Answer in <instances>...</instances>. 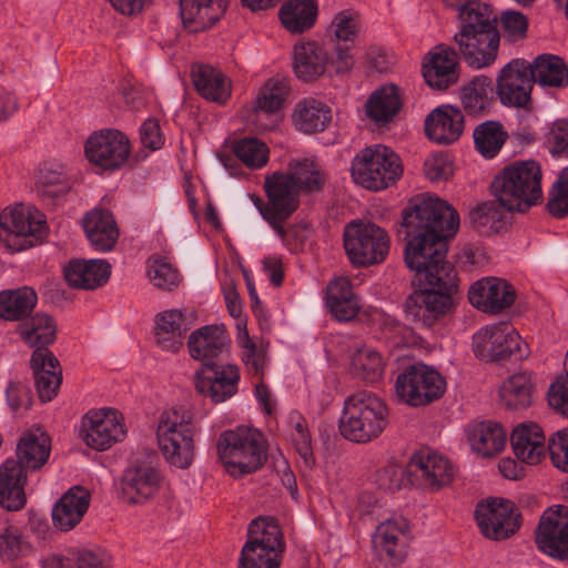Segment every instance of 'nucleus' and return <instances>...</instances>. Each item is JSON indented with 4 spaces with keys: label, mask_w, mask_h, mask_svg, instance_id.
Wrapping results in <instances>:
<instances>
[{
    "label": "nucleus",
    "mask_w": 568,
    "mask_h": 568,
    "mask_svg": "<svg viewBox=\"0 0 568 568\" xmlns=\"http://www.w3.org/2000/svg\"><path fill=\"white\" fill-rule=\"evenodd\" d=\"M548 403L556 412L568 417V376L560 375L550 385Z\"/></svg>",
    "instance_id": "774afa93"
},
{
    "label": "nucleus",
    "mask_w": 568,
    "mask_h": 568,
    "mask_svg": "<svg viewBox=\"0 0 568 568\" xmlns=\"http://www.w3.org/2000/svg\"><path fill=\"white\" fill-rule=\"evenodd\" d=\"M329 29L336 40L353 44L362 30L361 17L354 10H343L334 17Z\"/></svg>",
    "instance_id": "bf43d9fd"
},
{
    "label": "nucleus",
    "mask_w": 568,
    "mask_h": 568,
    "mask_svg": "<svg viewBox=\"0 0 568 568\" xmlns=\"http://www.w3.org/2000/svg\"><path fill=\"white\" fill-rule=\"evenodd\" d=\"M511 446L518 459L528 465H537L546 454V436L539 425L521 424L511 434Z\"/></svg>",
    "instance_id": "2f4dec72"
},
{
    "label": "nucleus",
    "mask_w": 568,
    "mask_h": 568,
    "mask_svg": "<svg viewBox=\"0 0 568 568\" xmlns=\"http://www.w3.org/2000/svg\"><path fill=\"white\" fill-rule=\"evenodd\" d=\"M365 106L371 120L376 123L388 122L402 106L398 87L395 84L382 87L369 97Z\"/></svg>",
    "instance_id": "49530a36"
},
{
    "label": "nucleus",
    "mask_w": 568,
    "mask_h": 568,
    "mask_svg": "<svg viewBox=\"0 0 568 568\" xmlns=\"http://www.w3.org/2000/svg\"><path fill=\"white\" fill-rule=\"evenodd\" d=\"M38 295L31 287L0 292V318L10 322H24L33 312Z\"/></svg>",
    "instance_id": "4c0bfd02"
},
{
    "label": "nucleus",
    "mask_w": 568,
    "mask_h": 568,
    "mask_svg": "<svg viewBox=\"0 0 568 568\" xmlns=\"http://www.w3.org/2000/svg\"><path fill=\"white\" fill-rule=\"evenodd\" d=\"M387 424L386 403L372 392L359 390L346 397L338 428L345 439L366 444L379 437Z\"/></svg>",
    "instance_id": "39448f33"
},
{
    "label": "nucleus",
    "mask_w": 568,
    "mask_h": 568,
    "mask_svg": "<svg viewBox=\"0 0 568 568\" xmlns=\"http://www.w3.org/2000/svg\"><path fill=\"white\" fill-rule=\"evenodd\" d=\"M22 549L21 534L17 527L8 526L0 532V558L12 561L17 559Z\"/></svg>",
    "instance_id": "338daca9"
},
{
    "label": "nucleus",
    "mask_w": 568,
    "mask_h": 568,
    "mask_svg": "<svg viewBox=\"0 0 568 568\" xmlns=\"http://www.w3.org/2000/svg\"><path fill=\"white\" fill-rule=\"evenodd\" d=\"M445 388L446 382L442 375L424 364L406 367L395 382L396 395L413 407L437 400L445 393Z\"/></svg>",
    "instance_id": "f8f14e48"
},
{
    "label": "nucleus",
    "mask_w": 568,
    "mask_h": 568,
    "mask_svg": "<svg viewBox=\"0 0 568 568\" xmlns=\"http://www.w3.org/2000/svg\"><path fill=\"white\" fill-rule=\"evenodd\" d=\"M548 452L552 465L568 473V428L558 430L548 442Z\"/></svg>",
    "instance_id": "69168bd1"
},
{
    "label": "nucleus",
    "mask_w": 568,
    "mask_h": 568,
    "mask_svg": "<svg viewBox=\"0 0 568 568\" xmlns=\"http://www.w3.org/2000/svg\"><path fill=\"white\" fill-rule=\"evenodd\" d=\"M286 426L290 439L306 465L314 464L312 436L305 417L298 410L290 412Z\"/></svg>",
    "instance_id": "864d4df0"
},
{
    "label": "nucleus",
    "mask_w": 568,
    "mask_h": 568,
    "mask_svg": "<svg viewBox=\"0 0 568 568\" xmlns=\"http://www.w3.org/2000/svg\"><path fill=\"white\" fill-rule=\"evenodd\" d=\"M243 322V331L239 332L237 343L242 348L241 359L248 374L263 381L267 365V351L263 345L254 343L246 329V323Z\"/></svg>",
    "instance_id": "603ef678"
},
{
    "label": "nucleus",
    "mask_w": 568,
    "mask_h": 568,
    "mask_svg": "<svg viewBox=\"0 0 568 568\" xmlns=\"http://www.w3.org/2000/svg\"><path fill=\"white\" fill-rule=\"evenodd\" d=\"M50 452L51 443L45 433L28 432L22 435L17 445V459L8 458L0 466V506L2 508L17 511L24 507L27 470L41 468L48 462Z\"/></svg>",
    "instance_id": "7ed1b4c3"
},
{
    "label": "nucleus",
    "mask_w": 568,
    "mask_h": 568,
    "mask_svg": "<svg viewBox=\"0 0 568 568\" xmlns=\"http://www.w3.org/2000/svg\"><path fill=\"white\" fill-rule=\"evenodd\" d=\"M72 189V182L63 164L44 168L37 182V191L43 200H59Z\"/></svg>",
    "instance_id": "de8ad7c7"
},
{
    "label": "nucleus",
    "mask_w": 568,
    "mask_h": 568,
    "mask_svg": "<svg viewBox=\"0 0 568 568\" xmlns=\"http://www.w3.org/2000/svg\"><path fill=\"white\" fill-rule=\"evenodd\" d=\"M216 450L226 471L237 478L260 469L267 448L260 430L240 426L220 434Z\"/></svg>",
    "instance_id": "423d86ee"
},
{
    "label": "nucleus",
    "mask_w": 568,
    "mask_h": 568,
    "mask_svg": "<svg viewBox=\"0 0 568 568\" xmlns=\"http://www.w3.org/2000/svg\"><path fill=\"white\" fill-rule=\"evenodd\" d=\"M90 491L74 486L64 493L52 509L54 526L62 531L74 528L83 518L90 506Z\"/></svg>",
    "instance_id": "cd10ccee"
},
{
    "label": "nucleus",
    "mask_w": 568,
    "mask_h": 568,
    "mask_svg": "<svg viewBox=\"0 0 568 568\" xmlns=\"http://www.w3.org/2000/svg\"><path fill=\"white\" fill-rule=\"evenodd\" d=\"M17 333L24 344L34 348L33 352L42 351V356L53 354L48 346L55 341L57 327L53 318L48 314L36 313L32 316L30 315L18 325Z\"/></svg>",
    "instance_id": "473e14b6"
},
{
    "label": "nucleus",
    "mask_w": 568,
    "mask_h": 568,
    "mask_svg": "<svg viewBox=\"0 0 568 568\" xmlns=\"http://www.w3.org/2000/svg\"><path fill=\"white\" fill-rule=\"evenodd\" d=\"M236 159L252 170L263 168L268 161L267 145L254 138H246L235 142L233 146Z\"/></svg>",
    "instance_id": "4d7b16f0"
},
{
    "label": "nucleus",
    "mask_w": 568,
    "mask_h": 568,
    "mask_svg": "<svg viewBox=\"0 0 568 568\" xmlns=\"http://www.w3.org/2000/svg\"><path fill=\"white\" fill-rule=\"evenodd\" d=\"M246 545L260 550L282 555L285 551V541L278 521L273 517H257L251 521L247 529Z\"/></svg>",
    "instance_id": "c9c22d12"
},
{
    "label": "nucleus",
    "mask_w": 568,
    "mask_h": 568,
    "mask_svg": "<svg viewBox=\"0 0 568 568\" xmlns=\"http://www.w3.org/2000/svg\"><path fill=\"white\" fill-rule=\"evenodd\" d=\"M195 426L190 413L170 409L161 414L156 437L165 460L180 469L191 466L194 458Z\"/></svg>",
    "instance_id": "6e6552de"
},
{
    "label": "nucleus",
    "mask_w": 568,
    "mask_h": 568,
    "mask_svg": "<svg viewBox=\"0 0 568 568\" xmlns=\"http://www.w3.org/2000/svg\"><path fill=\"white\" fill-rule=\"evenodd\" d=\"M240 378L237 365L209 362L196 371L194 386L197 393L219 404L237 393Z\"/></svg>",
    "instance_id": "f3484780"
},
{
    "label": "nucleus",
    "mask_w": 568,
    "mask_h": 568,
    "mask_svg": "<svg viewBox=\"0 0 568 568\" xmlns=\"http://www.w3.org/2000/svg\"><path fill=\"white\" fill-rule=\"evenodd\" d=\"M229 0H180V11L184 23H196L207 28L225 13Z\"/></svg>",
    "instance_id": "a19ab883"
},
{
    "label": "nucleus",
    "mask_w": 568,
    "mask_h": 568,
    "mask_svg": "<svg viewBox=\"0 0 568 568\" xmlns=\"http://www.w3.org/2000/svg\"><path fill=\"white\" fill-rule=\"evenodd\" d=\"M161 475L158 469L140 465L125 470L122 478V496L129 504H143L159 490Z\"/></svg>",
    "instance_id": "393cba45"
},
{
    "label": "nucleus",
    "mask_w": 568,
    "mask_h": 568,
    "mask_svg": "<svg viewBox=\"0 0 568 568\" xmlns=\"http://www.w3.org/2000/svg\"><path fill=\"white\" fill-rule=\"evenodd\" d=\"M264 192L270 200V215L272 221L281 217H291L300 206V192L291 175L275 171L267 174L264 180Z\"/></svg>",
    "instance_id": "4be33fe9"
},
{
    "label": "nucleus",
    "mask_w": 568,
    "mask_h": 568,
    "mask_svg": "<svg viewBox=\"0 0 568 568\" xmlns=\"http://www.w3.org/2000/svg\"><path fill=\"white\" fill-rule=\"evenodd\" d=\"M473 351L481 361L498 362L511 356L523 359L526 356L523 341L507 323L480 328L473 336Z\"/></svg>",
    "instance_id": "ddd939ff"
},
{
    "label": "nucleus",
    "mask_w": 568,
    "mask_h": 568,
    "mask_svg": "<svg viewBox=\"0 0 568 568\" xmlns=\"http://www.w3.org/2000/svg\"><path fill=\"white\" fill-rule=\"evenodd\" d=\"M503 206L497 200L484 202L470 212V220L480 233L498 232L503 225Z\"/></svg>",
    "instance_id": "13d9d810"
},
{
    "label": "nucleus",
    "mask_w": 568,
    "mask_h": 568,
    "mask_svg": "<svg viewBox=\"0 0 568 568\" xmlns=\"http://www.w3.org/2000/svg\"><path fill=\"white\" fill-rule=\"evenodd\" d=\"M290 217H281L276 219V221H272L270 226L274 230L277 236L281 239L282 243L293 253L302 250L305 243V235L303 234L304 226L292 224L287 227L284 226V223Z\"/></svg>",
    "instance_id": "0e129e2a"
},
{
    "label": "nucleus",
    "mask_w": 568,
    "mask_h": 568,
    "mask_svg": "<svg viewBox=\"0 0 568 568\" xmlns=\"http://www.w3.org/2000/svg\"><path fill=\"white\" fill-rule=\"evenodd\" d=\"M535 385L529 373L509 376L499 387L500 402L509 409H523L532 404Z\"/></svg>",
    "instance_id": "c03bdc74"
},
{
    "label": "nucleus",
    "mask_w": 568,
    "mask_h": 568,
    "mask_svg": "<svg viewBox=\"0 0 568 568\" xmlns=\"http://www.w3.org/2000/svg\"><path fill=\"white\" fill-rule=\"evenodd\" d=\"M343 240L351 264L357 267L383 263L390 248L387 231L373 222L351 221L345 225Z\"/></svg>",
    "instance_id": "1a4fd4ad"
},
{
    "label": "nucleus",
    "mask_w": 568,
    "mask_h": 568,
    "mask_svg": "<svg viewBox=\"0 0 568 568\" xmlns=\"http://www.w3.org/2000/svg\"><path fill=\"white\" fill-rule=\"evenodd\" d=\"M475 149L486 159L495 158L505 144L508 133L497 121H485L473 133Z\"/></svg>",
    "instance_id": "8fccbe9b"
},
{
    "label": "nucleus",
    "mask_w": 568,
    "mask_h": 568,
    "mask_svg": "<svg viewBox=\"0 0 568 568\" xmlns=\"http://www.w3.org/2000/svg\"><path fill=\"white\" fill-rule=\"evenodd\" d=\"M534 83L541 87L565 88L568 85V67L558 55L544 53L529 63Z\"/></svg>",
    "instance_id": "ea45409f"
},
{
    "label": "nucleus",
    "mask_w": 568,
    "mask_h": 568,
    "mask_svg": "<svg viewBox=\"0 0 568 568\" xmlns=\"http://www.w3.org/2000/svg\"><path fill=\"white\" fill-rule=\"evenodd\" d=\"M67 283L81 290H95L110 278L111 265L104 260H71L63 268Z\"/></svg>",
    "instance_id": "bb28decb"
},
{
    "label": "nucleus",
    "mask_w": 568,
    "mask_h": 568,
    "mask_svg": "<svg viewBox=\"0 0 568 568\" xmlns=\"http://www.w3.org/2000/svg\"><path fill=\"white\" fill-rule=\"evenodd\" d=\"M285 173L292 176L300 194L318 192L326 182V176L321 166L308 159L291 162L288 171Z\"/></svg>",
    "instance_id": "09e8293b"
},
{
    "label": "nucleus",
    "mask_w": 568,
    "mask_h": 568,
    "mask_svg": "<svg viewBox=\"0 0 568 568\" xmlns=\"http://www.w3.org/2000/svg\"><path fill=\"white\" fill-rule=\"evenodd\" d=\"M0 227L7 232L3 242L12 252H20L43 242L48 234L45 217L36 209L17 205L0 214Z\"/></svg>",
    "instance_id": "9d476101"
},
{
    "label": "nucleus",
    "mask_w": 568,
    "mask_h": 568,
    "mask_svg": "<svg viewBox=\"0 0 568 568\" xmlns=\"http://www.w3.org/2000/svg\"><path fill=\"white\" fill-rule=\"evenodd\" d=\"M40 352H33L30 366L33 371L34 384L42 402L52 400L62 383V369L54 354L42 356Z\"/></svg>",
    "instance_id": "7c9ffc66"
},
{
    "label": "nucleus",
    "mask_w": 568,
    "mask_h": 568,
    "mask_svg": "<svg viewBox=\"0 0 568 568\" xmlns=\"http://www.w3.org/2000/svg\"><path fill=\"white\" fill-rule=\"evenodd\" d=\"M529 63L513 59L501 68L497 77V93L504 105L526 108L530 103L534 80Z\"/></svg>",
    "instance_id": "a211bd4d"
},
{
    "label": "nucleus",
    "mask_w": 568,
    "mask_h": 568,
    "mask_svg": "<svg viewBox=\"0 0 568 568\" xmlns=\"http://www.w3.org/2000/svg\"><path fill=\"white\" fill-rule=\"evenodd\" d=\"M535 541L538 549L550 558L568 561V506L546 509L537 525Z\"/></svg>",
    "instance_id": "2eb2a0df"
},
{
    "label": "nucleus",
    "mask_w": 568,
    "mask_h": 568,
    "mask_svg": "<svg viewBox=\"0 0 568 568\" xmlns=\"http://www.w3.org/2000/svg\"><path fill=\"white\" fill-rule=\"evenodd\" d=\"M409 475L424 487L438 490L452 483L455 469L453 464L443 455L422 448L410 457Z\"/></svg>",
    "instance_id": "aec40b11"
},
{
    "label": "nucleus",
    "mask_w": 568,
    "mask_h": 568,
    "mask_svg": "<svg viewBox=\"0 0 568 568\" xmlns=\"http://www.w3.org/2000/svg\"><path fill=\"white\" fill-rule=\"evenodd\" d=\"M230 336L223 324L205 325L191 333L187 347L193 359L202 364L215 362L222 354L229 352Z\"/></svg>",
    "instance_id": "5701e85b"
},
{
    "label": "nucleus",
    "mask_w": 568,
    "mask_h": 568,
    "mask_svg": "<svg viewBox=\"0 0 568 568\" xmlns=\"http://www.w3.org/2000/svg\"><path fill=\"white\" fill-rule=\"evenodd\" d=\"M327 62V52L316 41L301 42L294 47L293 69L303 82H313L322 77Z\"/></svg>",
    "instance_id": "72a5a7b5"
},
{
    "label": "nucleus",
    "mask_w": 568,
    "mask_h": 568,
    "mask_svg": "<svg viewBox=\"0 0 568 568\" xmlns=\"http://www.w3.org/2000/svg\"><path fill=\"white\" fill-rule=\"evenodd\" d=\"M88 162L102 172L122 170L131 156L129 136L118 129H101L92 132L84 143Z\"/></svg>",
    "instance_id": "9b49d317"
},
{
    "label": "nucleus",
    "mask_w": 568,
    "mask_h": 568,
    "mask_svg": "<svg viewBox=\"0 0 568 568\" xmlns=\"http://www.w3.org/2000/svg\"><path fill=\"white\" fill-rule=\"evenodd\" d=\"M475 519L480 532L493 540L506 539L520 527V514L515 504L506 499L478 503Z\"/></svg>",
    "instance_id": "dca6fc26"
},
{
    "label": "nucleus",
    "mask_w": 568,
    "mask_h": 568,
    "mask_svg": "<svg viewBox=\"0 0 568 568\" xmlns=\"http://www.w3.org/2000/svg\"><path fill=\"white\" fill-rule=\"evenodd\" d=\"M125 435L123 418L114 409L89 410L82 418L81 437L88 447L98 452L111 448Z\"/></svg>",
    "instance_id": "4468645a"
},
{
    "label": "nucleus",
    "mask_w": 568,
    "mask_h": 568,
    "mask_svg": "<svg viewBox=\"0 0 568 568\" xmlns=\"http://www.w3.org/2000/svg\"><path fill=\"white\" fill-rule=\"evenodd\" d=\"M292 122L305 134L323 132L332 122V109L323 101L305 98L295 104Z\"/></svg>",
    "instance_id": "f704fd0d"
},
{
    "label": "nucleus",
    "mask_w": 568,
    "mask_h": 568,
    "mask_svg": "<svg viewBox=\"0 0 568 568\" xmlns=\"http://www.w3.org/2000/svg\"><path fill=\"white\" fill-rule=\"evenodd\" d=\"M402 229L404 260L418 282V288L406 300L405 312L430 328L454 308L457 273L446 257L447 241L459 229V214L437 196L418 194L403 211Z\"/></svg>",
    "instance_id": "f257e3e1"
},
{
    "label": "nucleus",
    "mask_w": 568,
    "mask_h": 568,
    "mask_svg": "<svg viewBox=\"0 0 568 568\" xmlns=\"http://www.w3.org/2000/svg\"><path fill=\"white\" fill-rule=\"evenodd\" d=\"M283 556L267 550H260L254 546L244 544L239 566L240 568H280Z\"/></svg>",
    "instance_id": "e2e57ef3"
},
{
    "label": "nucleus",
    "mask_w": 568,
    "mask_h": 568,
    "mask_svg": "<svg viewBox=\"0 0 568 568\" xmlns=\"http://www.w3.org/2000/svg\"><path fill=\"white\" fill-rule=\"evenodd\" d=\"M384 366L382 355L372 347L358 348L352 356V373L366 383L374 384L381 381Z\"/></svg>",
    "instance_id": "3c124183"
},
{
    "label": "nucleus",
    "mask_w": 568,
    "mask_h": 568,
    "mask_svg": "<svg viewBox=\"0 0 568 568\" xmlns=\"http://www.w3.org/2000/svg\"><path fill=\"white\" fill-rule=\"evenodd\" d=\"M325 304L332 316L338 322H349L359 313L361 305L357 295L354 293L349 278L339 276L329 281Z\"/></svg>",
    "instance_id": "c756f323"
},
{
    "label": "nucleus",
    "mask_w": 568,
    "mask_h": 568,
    "mask_svg": "<svg viewBox=\"0 0 568 568\" xmlns=\"http://www.w3.org/2000/svg\"><path fill=\"white\" fill-rule=\"evenodd\" d=\"M407 527L404 520H386L378 525L373 538L376 548L384 550L390 559L402 560L404 554L398 549V540Z\"/></svg>",
    "instance_id": "5fc2aeb1"
},
{
    "label": "nucleus",
    "mask_w": 568,
    "mask_h": 568,
    "mask_svg": "<svg viewBox=\"0 0 568 568\" xmlns=\"http://www.w3.org/2000/svg\"><path fill=\"white\" fill-rule=\"evenodd\" d=\"M500 26V38L508 43H517L526 39L528 31V18L514 10L505 11L498 18V27Z\"/></svg>",
    "instance_id": "052dcab7"
},
{
    "label": "nucleus",
    "mask_w": 568,
    "mask_h": 568,
    "mask_svg": "<svg viewBox=\"0 0 568 568\" xmlns=\"http://www.w3.org/2000/svg\"><path fill=\"white\" fill-rule=\"evenodd\" d=\"M467 437L475 452L484 457H490L504 449L507 435L498 423L479 422L468 426Z\"/></svg>",
    "instance_id": "e433bc0d"
},
{
    "label": "nucleus",
    "mask_w": 568,
    "mask_h": 568,
    "mask_svg": "<svg viewBox=\"0 0 568 568\" xmlns=\"http://www.w3.org/2000/svg\"><path fill=\"white\" fill-rule=\"evenodd\" d=\"M464 130L462 111L452 105L433 110L425 120V133L439 144H450L459 139Z\"/></svg>",
    "instance_id": "a878e982"
},
{
    "label": "nucleus",
    "mask_w": 568,
    "mask_h": 568,
    "mask_svg": "<svg viewBox=\"0 0 568 568\" xmlns=\"http://www.w3.org/2000/svg\"><path fill=\"white\" fill-rule=\"evenodd\" d=\"M146 274L159 290L172 292L179 287L182 276L166 258L152 256L148 260Z\"/></svg>",
    "instance_id": "6e6d98bb"
},
{
    "label": "nucleus",
    "mask_w": 568,
    "mask_h": 568,
    "mask_svg": "<svg viewBox=\"0 0 568 568\" xmlns=\"http://www.w3.org/2000/svg\"><path fill=\"white\" fill-rule=\"evenodd\" d=\"M83 230L91 246L99 252H110L115 246L120 232L112 212L94 207L83 217Z\"/></svg>",
    "instance_id": "b1692460"
},
{
    "label": "nucleus",
    "mask_w": 568,
    "mask_h": 568,
    "mask_svg": "<svg viewBox=\"0 0 568 568\" xmlns=\"http://www.w3.org/2000/svg\"><path fill=\"white\" fill-rule=\"evenodd\" d=\"M457 21L453 42L460 59L474 70L491 67L500 47L498 17L491 6L467 1L458 6Z\"/></svg>",
    "instance_id": "f03ea898"
},
{
    "label": "nucleus",
    "mask_w": 568,
    "mask_h": 568,
    "mask_svg": "<svg viewBox=\"0 0 568 568\" xmlns=\"http://www.w3.org/2000/svg\"><path fill=\"white\" fill-rule=\"evenodd\" d=\"M468 300L479 311L499 314L515 303L516 291L505 280L486 277L469 287Z\"/></svg>",
    "instance_id": "412c9836"
},
{
    "label": "nucleus",
    "mask_w": 568,
    "mask_h": 568,
    "mask_svg": "<svg viewBox=\"0 0 568 568\" xmlns=\"http://www.w3.org/2000/svg\"><path fill=\"white\" fill-rule=\"evenodd\" d=\"M186 331L184 316L179 311H165L156 316V343L164 351L172 353L180 351Z\"/></svg>",
    "instance_id": "79ce46f5"
},
{
    "label": "nucleus",
    "mask_w": 568,
    "mask_h": 568,
    "mask_svg": "<svg viewBox=\"0 0 568 568\" xmlns=\"http://www.w3.org/2000/svg\"><path fill=\"white\" fill-rule=\"evenodd\" d=\"M546 207L549 214L556 219L568 216V168L560 172L554 183Z\"/></svg>",
    "instance_id": "680f3d73"
},
{
    "label": "nucleus",
    "mask_w": 568,
    "mask_h": 568,
    "mask_svg": "<svg viewBox=\"0 0 568 568\" xmlns=\"http://www.w3.org/2000/svg\"><path fill=\"white\" fill-rule=\"evenodd\" d=\"M191 75L196 91L204 99L224 102L230 97V85L220 70L207 64H196L192 68Z\"/></svg>",
    "instance_id": "58836bf2"
},
{
    "label": "nucleus",
    "mask_w": 568,
    "mask_h": 568,
    "mask_svg": "<svg viewBox=\"0 0 568 568\" xmlns=\"http://www.w3.org/2000/svg\"><path fill=\"white\" fill-rule=\"evenodd\" d=\"M290 91L288 80L285 78L274 77L264 83L258 91L253 106L255 116L253 122L257 131L264 132L274 128V121L271 123H258V118L262 114L270 116L280 111L287 100Z\"/></svg>",
    "instance_id": "c85d7f7f"
},
{
    "label": "nucleus",
    "mask_w": 568,
    "mask_h": 568,
    "mask_svg": "<svg viewBox=\"0 0 568 568\" xmlns=\"http://www.w3.org/2000/svg\"><path fill=\"white\" fill-rule=\"evenodd\" d=\"M459 53L448 44L434 47L424 58L422 73L433 89L445 91L459 80Z\"/></svg>",
    "instance_id": "6ab92c4d"
},
{
    "label": "nucleus",
    "mask_w": 568,
    "mask_h": 568,
    "mask_svg": "<svg viewBox=\"0 0 568 568\" xmlns=\"http://www.w3.org/2000/svg\"><path fill=\"white\" fill-rule=\"evenodd\" d=\"M354 182L369 191H382L395 184L403 174L399 156L389 148L375 144L362 149L353 159Z\"/></svg>",
    "instance_id": "0eeeda50"
},
{
    "label": "nucleus",
    "mask_w": 568,
    "mask_h": 568,
    "mask_svg": "<svg viewBox=\"0 0 568 568\" xmlns=\"http://www.w3.org/2000/svg\"><path fill=\"white\" fill-rule=\"evenodd\" d=\"M317 11L314 0H288L281 7L278 17L287 31L300 34L314 26Z\"/></svg>",
    "instance_id": "37998d69"
},
{
    "label": "nucleus",
    "mask_w": 568,
    "mask_h": 568,
    "mask_svg": "<svg viewBox=\"0 0 568 568\" xmlns=\"http://www.w3.org/2000/svg\"><path fill=\"white\" fill-rule=\"evenodd\" d=\"M493 93L491 79L486 75H477L463 87L460 91L462 105L470 115H483L490 108Z\"/></svg>",
    "instance_id": "a18cd8bd"
},
{
    "label": "nucleus",
    "mask_w": 568,
    "mask_h": 568,
    "mask_svg": "<svg viewBox=\"0 0 568 568\" xmlns=\"http://www.w3.org/2000/svg\"><path fill=\"white\" fill-rule=\"evenodd\" d=\"M541 178L538 162L515 161L494 176L490 191L503 209L524 213L541 200Z\"/></svg>",
    "instance_id": "20e7f679"
}]
</instances>
